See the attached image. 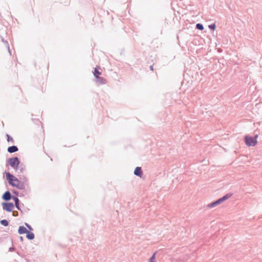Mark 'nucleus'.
Returning a JSON list of instances; mask_svg holds the SVG:
<instances>
[{"mask_svg":"<svg viewBox=\"0 0 262 262\" xmlns=\"http://www.w3.org/2000/svg\"><path fill=\"white\" fill-rule=\"evenodd\" d=\"M2 199L5 201H9L11 199H13V196H12L10 192L7 190L3 193Z\"/></svg>","mask_w":262,"mask_h":262,"instance_id":"7","label":"nucleus"},{"mask_svg":"<svg viewBox=\"0 0 262 262\" xmlns=\"http://www.w3.org/2000/svg\"><path fill=\"white\" fill-rule=\"evenodd\" d=\"M2 206L4 210L10 212L14 208V205L11 202H3Z\"/></svg>","mask_w":262,"mask_h":262,"instance_id":"5","label":"nucleus"},{"mask_svg":"<svg viewBox=\"0 0 262 262\" xmlns=\"http://www.w3.org/2000/svg\"><path fill=\"white\" fill-rule=\"evenodd\" d=\"M156 253H154L149 258V262H155Z\"/></svg>","mask_w":262,"mask_h":262,"instance_id":"17","label":"nucleus"},{"mask_svg":"<svg viewBox=\"0 0 262 262\" xmlns=\"http://www.w3.org/2000/svg\"><path fill=\"white\" fill-rule=\"evenodd\" d=\"M27 235H26V237L29 239V240H32L34 238V234L31 232V231H28V232H27Z\"/></svg>","mask_w":262,"mask_h":262,"instance_id":"13","label":"nucleus"},{"mask_svg":"<svg viewBox=\"0 0 262 262\" xmlns=\"http://www.w3.org/2000/svg\"><path fill=\"white\" fill-rule=\"evenodd\" d=\"M0 223L2 225L4 226H8L9 225V222L7 220H2L0 221Z\"/></svg>","mask_w":262,"mask_h":262,"instance_id":"16","label":"nucleus"},{"mask_svg":"<svg viewBox=\"0 0 262 262\" xmlns=\"http://www.w3.org/2000/svg\"><path fill=\"white\" fill-rule=\"evenodd\" d=\"M208 27L210 29L212 30H214L216 28V25L215 23H213V24H210L208 26Z\"/></svg>","mask_w":262,"mask_h":262,"instance_id":"18","label":"nucleus"},{"mask_svg":"<svg viewBox=\"0 0 262 262\" xmlns=\"http://www.w3.org/2000/svg\"><path fill=\"white\" fill-rule=\"evenodd\" d=\"M13 193L15 194L14 196H16L18 198L19 192L17 191L14 190Z\"/></svg>","mask_w":262,"mask_h":262,"instance_id":"21","label":"nucleus"},{"mask_svg":"<svg viewBox=\"0 0 262 262\" xmlns=\"http://www.w3.org/2000/svg\"><path fill=\"white\" fill-rule=\"evenodd\" d=\"M15 170L19 171L20 173H23L26 170V166L23 163H20Z\"/></svg>","mask_w":262,"mask_h":262,"instance_id":"10","label":"nucleus"},{"mask_svg":"<svg viewBox=\"0 0 262 262\" xmlns=\"http://www.w3.org/2000/svg\"><path fill=\"white\" fill-rule=\"evenodd\" d=\"M8 164L14 169L16 170V168L18 167L20 164V161L18 157H14L9 158L7 160Z\"/></svg>","mask_w":262,"mask_h":262,"instance_id":"4","label":"nucleus"},{"mask_svg":"<svg viewBox=\"0 0 262 262\" xmlns=\"http://www.w3.org/2000/svg\"><path fill=\"white\" fill-rule=\"evenodd\" d=\"M195 28L199 30L202 31L204 29V26L202 24L198 23L195 25Z\"/></svg>","mask_w":262,"mask_h":262,"instance_id":"15","label":"nucleus"},{"mask_svg":"<svg viewBox=\"0 0 262 262\" xmlns=\"http://www.w3.org/2000/svg\"><path fill=\"white\" fill-rule=\"evenodd\" d=\"M149 69H150V70L153 71V70H154L153 69V65L150 66V67H149Z\"/></svg>","mask_w":262,"mask_h":262,"instance_id":"25","label":"nucleus"},{"mask_svg":"<svg viewBox=\"0 0 262 262\" xmlns=\"http://www.w3.org/2000/svg\"><path fill=\"white\" fill-rule=\"evenodd\" d=\"M6 178L10 185L20 190H24L26 186L24 183L20 182L17 178L15 177L9 172H6Z\"/></svg>","mask_w":262,"mask_h":262,"instance_id":"1","label":"nucleus"},{"mask_svg":"<svg viewBox=\"0 0 262 262\" xmlns=\"http://www.w3.org/2000/svg\"><path fill=\"white\" fill-rule=\"evenodd\" d=\"M229 198V193H227L224 196L217 199V200H216L211 203L208 204L207 205V207L208 208H214V207L217 206V205L223 203L225 201L228 200Z\"/></svg>","mask_w":262,"mask_h":262,"instance_id":"2","label":"nucleus"},{"mask_svg":"<svg viewBox=\"0 0 262 262\" xmlns=\"http://www.w3.org/2000/svg\"><path fill=\"white\" fill-rule=\"evenodd\" d=\"M28 230H27V229L26 227H25L23 226H20L19 227V228L18 230V233L19 234H23L27 233V232H28Z\"/></svg>","mask_w":262,"mask_h":262,"instance_id":"11","label":"nucleus"},{"mask_svg":"<svg viewBox=\"0 0 262 262\" xmlns=\"http://www.w3.org/2000/svg\"><path fill=\"white\" fill-rule=\"evenodd\" d=\"M258 135L256 134L253 137L246 136L245 137V142L248 146H254L257 144V138Z\"/></svg>","mask_w":262,"mask_h":262,"instance_id":"3","label":"nucleus"},{"mask_svg":"<svg viewBox=\"0 0 262 262\" xmlns=\"http://www.w3.org/2000/svg\"><path fill=\"white\" fill-rule=\"evenodd\" d=\"M20 241L23 242L24 241V238L23 236H20Z\"/></svg>","mask_w":262,"mask_h":262,"instance_id":"24","label":"nucleus"},{"mask_svg":"<svg viewBox=\"0 0 262 262\" xmlns=\"http://www.w3.org/2000/svg\"><path fill=\"white\" fill-rule=\"evenodd\" d=\"M6 136L7 137V141L8 142H10V141H11L12 142H14L13 138L9 135L7 134Z\"/></svg>","mask_w":262,"mask_h":262,"instance_id":"19","label":"nucleus"},{"mask_svg":"<svg viewBox=\"0 0 262 262\" xmlns=\"http://www.w3.org/2000/svg\"><path fill=\"white\" fill-rule=\"evenodd\" d=\"M18 150V147L15 145H12L11 146H9L8 149L7 151L8 152L11 154L15 152H16Z\"/></svg>","mask_w":262,"mask_h":262,"instance_id":"9","label":"nucleus"},{"mask_svg":"<svg viewBox=\"0 0 262 262\" xmlns=\"http://www.w3.org/2000/svg\"><path fill=\"white\" fill-rule=\"evenodd\" d=\"M15 250V248L13 247H10L9 248L10 251H14Z\"/></svg>","mask_w":262,"mask_h":262,"instance_id":"23","label":"nucleus"},{"mask_svg":"<svg viewBox=\"0 0 262 262\" xmlns=\"http://www.w3.org/2000/svg\"><path fill=\"white\" fill-rule=\"evenodd\" d=\"M13 215L14 216H18V212L17 211H13Z\"/></svg>","mask_w":262,"mask_h":262,"instance_id":"22","label":"nucleus"},{"mask_svg":"<svg viewBox=\"0 0 262 262\" xmlns=\"http://www.w3.org/2000/svg\"><path fill=\"white\" fill-rule=\"evenodd\" d=\"M96 82L101 84H104L106 83V80L102 77H96Z\"/></svg>","mask_w":262,"mask_h":262,"instance_id":"12","label":"nucleus"},{"mask_svg":"<svg viewBox=\"0 0 262 262\" xmlns=\"http://www.w3.org/2000/svg\"><path fill=\"white\" fill-rule=\"evenodd\" d=\"M134 173L138 177H141L143 174L141 167L138 166L136 167L134 170Z\"/></svg>","mask_w":262,"mask_h":262,"instance_id":"8","label":"nucleus"},{"mask_svg":"<svg viewBox=\"0 0 262 262\" xmlns=\"http://www.w3.org/2000/svg\"><path fill=\"white\" fill-rule=\"evenodd\" d=\"M98 68H99L98 66L96 67L93 72L94 76L95 77V78H96V77H99V75L101 74V73L99 71Z\"/></svg>","mask_w":262,"mask_h":262,"instance_id":"14","label":"nucleus"},{"mask_svg":"<svg viewBox=\"0 0 262 262\" xmlns=\"http://www.w3.org/2000/svg\"><path fill=\"white\" fill-rule=\"evenodd\" d=\"M13 200L14 201L15 203V207L20 211L21 213H23V211L21 209V206H24L23 204H19V200L16 196H13Z\"/></svg>","mask_w":262,"mask_h":262,"instance_id":"6","label":"nucleus"},{"mask_svg":"<svg viewBox=\"0 0 262 262\" xmlns=\"http://www.w3.org/2000/svg\"><path fill=\"white\" fill-rule=\"evenodd\" d=\"M25 225L30 230H33V229L31 227V226L29 224H28V223H25Z\"/></svg>","mask_w":262,"mask_h":262,"instance_id":"20","label":"nucleus"}]
</instances>
